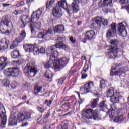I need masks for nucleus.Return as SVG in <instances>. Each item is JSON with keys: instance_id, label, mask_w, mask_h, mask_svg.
<instances>
[{"instance_id": "f257e3e1", "label": "nucleus", "mask_w": 129, "mask_h": 129, "mask_svg": "<svg viewBox=\"0 0 129 129\" xmlns=\"http://www.w3.org/2000/svg\"><path fill=\"white\" fill-rule=\"evenodd\" d=\"M59 55L58 51H54L53 55H50L48 62H45L44 68H52L53 69H59V68H63L65 65H67L69 62V58L65 57L61 58L59 59H56V58Z\"/></svg>"}, {"instance_id": "f03ea898", "label": "nucleus", "mask_w": 129, "mask_h": 129, "mask_svg": "<svg viewBox=\"0 0 129 129\" xmlns=\"http://www.w3.org/2000/svg\"><path fill=\"white\" fill-rule=\"evenodd\" d=\"M98 114H99V112L97 109L93 111L92 109H86L83 110L82 112V118L86 123H91L92 119L94 120H99L100 119Z\"/></svg>"}, {"instance_id": "7ed1b4c3", "label": "nucleus", "mask_w": 129, "mask_h": 129, "mask_svg": "<svg viewBox=\"0 0 129 129\" xmlns=\"http://www.w3.org/2000/svg\"><path fill=\"white\" fill-rule=\"evenodd\" d=\"M42 15V11L41 10L38 9L36 11L33 12L31 18H30V30L31 33H34L35 31V28H37L38 30H41L42 24L41 22H38V20L40 19Z\"/></svg>"}, {"instance_id": "20e7f679", "label": "nucleus", "mask_w": 129, "mask_h": 129, "mask_svg": "<svg viewBox=\"0 0 129 129\" xmlns=\"http://www.w3.org/2000/svg\"><path fill=\"white\" fill-rule=\"evenodd\" d=\"M64 4L66 3V0H63L58 2L52 10V14L54 18L58 20L63 17V13L62 12V8H64Z\"/></svg>"}, {"instance_id": "39448f33", "label": "nucleus", "mask_w": 129, "mask_h": 129, "mask_svg": "<svg viewBox=\"0 0 129 129\" xmlns=\"http://www.w3.org/2000/svg\"><path fill=\"white\" fill-rule=\"evenodd\" d=\"M10 25L13 26L11 20L9 19V16H3L0 23V31L2 34H10L11 33L9 30H6L5 29L6 27H10Z\"/></svg>"}, {"instance_id": "423d86ee", "label": "nucleus", "mask_w": 129, "mask_h": 129, "mask_svg": "<svg viewBox=\"0 0 129 129\" xmlns=\"http://www.w3.org/2000/svg\"><path fill=\"white\" fill-rule=\"evenodd\" d=\"M38 72L37 66L32 64H28L24 69V73L29 77H34Z\"/></svg>"}, {"instance_id": "0eeeda50", "label": "nucleus", "mask_w": 129, "mask_h": 129, "mask_svg": "<svg viewBox=\"0 0 129 129\" xmlns=\"http://www.w3.org/2000/svg\"><path fill=\"white\" fill-rule=\"evenodd\" d=\"M4 73L6 76H12V77H18L20 74V68L13 67L5 69Z\"/></svg>"}, {"instance_id": "6e6552de", "label": "nucleus", "mask_w": 129, "mask_h": 129, "mask_svg": "<svg viewBox=\"0 0 129 129\" xmlns=\"http://www.w3.org/2000/svg\"><path fill=\"white\" fill-rule=\"evenodd\" d=\"M0 117L1 118V125L4 127L7 123V115H6V110L4 105L0 102Z\"/></svg>"}, {"instance_id": "1a4fd4ad", "label": "nucleus", "mask_w": 129, "mask_h": 129, "mask_svg": "<svg viewBox=\"0 0 129 129\" xmlns=\"http://www.w3.org/2000/svg\"><path fill=\"white\" fill-rule=\"evenodd\" d=\"M113 0H101L99 3V8H102L104 13H108L109 9H108V5L112 3Z\"/></svg>"}, {"instance_id": "9d476101", "label": "nucleus", "mask_w": 129, "mask_h": 129, "mask_svg": "<svg viewBox=\"0 0 129 129\" xmlns=\"http://www.w3.org/2000/svg\"><path fill=\"white\" fill-rule=\"evenodd\" d=\"M66 47V45L60 42L59 43L48 47V51L49 53H51L50 56H54V52H57L56 49H61V48L65 49Z\"/></svg>"}, {"instance_id": "9b49d317", "label": "nucleus", "mask_w": 129, "mask_h": 129, "mask_svg": "<svg viewBox=\"0 0 129 129\" xmlns=\"http://www.w3.org/2000/svg\"><path fill=\"white\" fill-rule=\"evenodd\" d=\"M126 26V22H123L118 24V30L120 36L121 37H126L127 35V32L125 30V27Z\"/></svg>"}, {"instance_id": "f8f14e48", "label": "nucleus", "mask_w": 129, "mask_h": 129, "mask_svg": "<svg viewBox=\"0 0 129 129\" xmlns=\"http://www.w3.org/2000/svg\"><path fill=\"white\" fill-rule=\"evenodd\" d=\"M112 70H116V71H111L110 72L111 76H113L114 75H118V74H123L125 73L124 72V69L121 67V65H117L116 67H112L111 69Z\"/></svg>"}, {"instance_id": "ddd939ff", "label": "nucleus", "mask_w": 129, "mask_h": 129, "mask_svg": "<svg viewBox=\"0 0 129 129\" xmlns=\"http://www.w3.org/2000/svg\"><path fill=\"white\" fill-rule=\"evenodd\" d=\"M85 38L82 40L83 43H87L88 40H92L95 36V32L93 30H89L85 32Z\"/></svg>"}, {"instance_id": "4468645a", "label": "nucleus", "mask_w": 129, "mask_h": 129, "mask_svg": "<svg viewBox=\"0 0 129 129\" xmlns=\"http://www.w3.org/2000/svg\"><path fill=\"white\" fill-rule=\"evenodd\" d=\"M25 38H26V32H25V30H23L22 31L20 35L16 39L13 41L12 44H13L15 47H17L19 43H21V42L25 40Z\"/></svg>"}, {"instance_id": "2eb2a0df", "label": "nucleus", "mask_w": 129, "mask_h": 129, "mask_svg": "<svg viewBox=\"0 0 129 129\" xmlns=\"http://www.w3.org/2000/svg\"><path fill=\"white\" fill-rule=\"evenodd\" d=\"M53 34L52 29H48V31L44 30L42 32H40L38 34L39 39H47L48 37H50V35Z\"/></svg>"}, {"instance_id": "dca6fc26", "label": "nucleus", "mask_w": 129, "mask_h": 129, "mask_svg": "<svg viewBox=\"0 0 129 129\" xmlns=\"http://www.w3.org/2000/svg\"><path fill=\"white\" fill-rule=\"evenodd\" d=\"M116 34V23H112L111 25V28L107 32V38L113 37V35Z\"/></svg>"}, {"instance_id": "f3484780", "label": "nucleus", "mask_w": 129, "mask_h": 129, "mask_svg": "<svg viewBox=\"0 0 129 129\" xmlns=\"http://www.w3.org/2000/svg\"><path fill=\"white\" fill-rule=\"evenodd\" d=\"M24 49L26 50L27 52H30V53H33L34 55H37V51H38V47L35 46L34 45L26 44L24 46Z\"/></svg>"}, {"instance_id": "a211bd4d", "label": "nucleus", "mask_w": 129, "mask_h": 129, "mask_svg": "<svg viewBox=\"0 0 129 129\" xmlns=\"http://www.w3.org/2000/svg\"><path fill=\"white\" fill-rule=\"evenodd\" d=\"M108 50L109 51L106 53V56L108 59H115L116 57H117V53L119 51L114 49H109V48H108Z\"/></svg>"}, {"instance_id": "6ab92c4d", "label": "nucleus", "mask_w": 129, "mask_h": 129, "mask_svg": "<svg viewBox=\"0 0 129 129\" xmlns=\"http://www.w3.org/2000/svg\"><path fill=\"white\" fill-rule=\"evenodd\" d=\"M110 44L111 46L109 47V50H115L116 51H121L119 48H118V44L119 42L116 39L111 40L110 41Z\"/></svg>"}, {"instance_id": "aec40b11", "label": "nucleus", "mask_w": 129, "mask_h": 129, "mask_svg": "<svg viewBox=\"0 0 129 129\" xmlns=\"http://www.w3.org/2000/svg\"><path fill=\"white\" fill-rule=\"evenodd\" d=\"M96 23H97V25L99 26V27H101V24H102L103 26L104 27V28H107V25H108V21L105 19H102V18L100 17H97L96 20Z\"/></svg>"}, {"instance_id": "412c9836", "label": "nucleus", "mask_w": 129, "mask_h": 129, "mask_svg": "<svg viewBox=\"0 0 129 129\" xmlns=\"http://www.w3.org/2000/svg\"><path fill=\"white\" fill-rule=\"evenodd\" d=\"M17 114L15 113H13L12 115H11L10 118L9 120L8 125L12 126V125H16L17 124Z\"/></svg>"}, {"instance_id": "4be33fe9", "label": "nucleus", "mask_w": 129, "mask_h": 129, "mask_svg": "<svg viewBox=\"0 0 129 129\" xmlns=\"http://www.w3.org/2000/svg\"><path fill=\"white\" fill-rule=\"evenodd\" d=\"M93 82L90 81V82L85 84L84 88H83V90H84V93L86 94V93H88V92H90L91 90V87L93 86Z\"/></svg>"}, {"instance_id": "5701e85b", "label": "nucleus", "mask_w": 129, "mask_h": 129, "mask_svg": "<svg viewBox=\"0 0 129 129\" xmlns=\"http://www.w3.org/2000/svg\"><path fill=\"white\" fill-rule=\"evenodd\" d=\"M107 114L109 115L110 118H114V117H115V115H116V108L114 105L111 106V109L108 110Z\"/></svg>"}, {"instance_id": "b1692460", "label": "nucleus", "mask_w": 129, "mask_h": 129, "mask_svg": "<svg viewBox=\"0 0 129 129\" xmlns=\"http://www.w3.org/2000/svg\"><path fill=\"white\" fill-rule=\"evenodd\" d=\"M8 41L7 39L3 38L0 41V51H5V49H8Z\"/></svg>"}, {"instance_id": "393cba45", "label": "nucleus", "mask_w": 129, "mask_h": 129, "mask_svg": "<svg viewBox=\"0 0 129 129\" xmlns=\"http://www.w3.org/2000/svg\"><path fill=\"white\" fill-rule=\"evenodd\" d=\"M89 68V67L87 64H85L84 67L83 68L82 71H81V78L82 79H85L86 77H87L88 75L87 74H86V72L88 71V69Z\"/></svg>"}, {"instance_id": "a878e982", "label": "nucleus", "mask_w": 129, "mask_h": 129, "mask_svg": "<svg viewBox=\"0 0 129 129\" xmlns=\"http://www.w3.org/2000/svg\"><path fill=\"white\" fill-rule=\"evenodd\" d=\"M30 17L28 15H23L22 17L21 21L22 24H23V27H25V25L28 24L29 22H31V20H29ZM31 24V22H30Z\"/></svg>"}, {"instance_id": "bb28decb", "label": "nucleus", "mask_w": 129, "mask_h": 129, "mask_svg": "<svg viewBox=\"0 0 129 129\" xmlns=\"http://www.w3.org/2000/svg\"><path fill=\"white\" fill-rule=\"evenodd\" d=\"M63 31H65V27L63 25H58L54 28V32L55 33H60Z\"/></svg>"}, {"instance_id": "cd10ccee", "label": "nucleus", "mask_w": 129, "mask_h": 129, "mask_svg": "<svg viewBox=\"0 0 129 129\" xmlns=\"http://www.w3.org/2000/svg\"><path fill=\"white\" fill-rule=\"evenodd\" d=\"M111 102L113 103V104L117 103L118 101H119V99L118 98V95L117 94H114V95L110 96Z\"/></svg>"}, {"instance_id": "c85d7f7f", "label": "nucleus", "mask_w": 129, "mask_h": 129, "mask_svg": "<svg viewBox=\"0 0 129 129\" xmlns=\"http://www.w3.org/2000/svg\"><path fill=\"white\" fill-rule=\"evenodd\" d=\"M100 108H101L102 111H106L108 110L106 101H103L100 103Z\"/></svg>"}, {"instance_id": "c756f323", "label": "nucleus", "mask_w": 129, "mask_h": 129, "mask_svg": "<svg viewBox=\"0 0 129 129\" xmlns=\"http://www.w3.org/2000/svg\"><path fill=\"white\" fill-rule=\"evenodd\" d=\"M42 88H43V87L41 86H39L38 85H35L34 91V95H38V93H39V92H41Z\"/></svg>"}, {"instance_id": "7c9ffc66", "label": "nucleus", "mask_w": 129, "mask_h": 129, "mask_svg": "<svg viewBox=\"0 0 129 129\" xmlns=\"http://www.w3.org/2000/svg\"><path fill=\"white\" fill-rule=\"evenodd\" d=\"M11 56L13 59H18L20 57V52L19 50H14L11 53Z\"/></svg>"}, {"instance_id": "2f4dec72", "label": "nucleus", "mask_w": 129, "mask_h": 129, "mask_svg": "<svg viewBox=\"0 0 129 129\" xmlns=\"http://www.w3.org/2000/svg\"><path fill=\"white\" fill-rule=\"evenodd\" d=\"M99 100V99L98 98H97L96 99H93L91 101V107L92 108H95L96 106H97V101Z\"/></svg>"}, {"instance_id": "473e14b6", "label": "nucleus", "mask_w": 129, "mask_h": 129, "mask_svg": "<svg viewBox=\"0 0 129 129\" xmlns=\"http://www.w3.org/2000/svg\"><path fill=\"white\" fill-rule=\"evenodd\" d=\"M124 116L123 115H120L116 117L115 119H114V122H121V121H123L124 120Z\"/></svg>"}, {"instance_id": "72a5a7b5", "label": "nucleus", "mask_w": 129, "mask_h": 129, "mask_svg": "<svg viewBox=\"0 0 129 129\" xmlns=\"http://www.w3.org/2000/svg\"><path fill=\"white\" fill-rule=\"evenodd\" d=\"M16 115L17 119H18V120H20V121H23V120H25V119H26V116L25 115V113L19 114Z\"/></svg>"}, {"instance_id": "f704fd0d", "label": "nucleus", "mask_w": 129, "mask_h": 129, "mask_svg": "<svg viewBox=\"0 0 129 129\" xmlns=\"http://www.w3.org/2000/svg\"><path fill=\"white\" fill-rule=\"evenodd\" d=\"M44 76L46 78H48V79H50V78H52V77H53L52 71L50 70L47 71L45 73Z\"/></svg>"}, {"instance_id": "c9c22d12", "label": "nucleus", "mask_w": 129, "mask_h": 129, "mask_svg": "<svg viewBox=\"0 0 129 129\" xmlns=\"http://www.w3.org/2000/svg\"><path fill=\"white\" fill-rule=\"evenodd\" d=\"M46 53V49L44 47H41L40 49L37 48V54L36 55H39V54H45Z\"/></svg>"}, {"instance_id": "e433bc0d", "label": "nucleus", "mask_w": 129, "mask_h": 129, "mask_svg": "<svg viewBox=\"0 0 129 129\" xmlns=\"http://www.w3.org/2000/svg\"><path fill=\"white\" fill-rule=\"evenodd\" d=\"M55 3V1L54 0H50V1H47L46 3V6L47 9H49L50 8L52 7V6H53V4Z\"/></svg>"}, {"instance_id": "4c0bfd02", "label": "nucleus", "mask_w": 129, "mask_h": 129, "mask_svg": "<svg viewBox=\"0 0 129 129\" xmlns=\"http://www.w3.org/2000/svg\"><path fill=\"white\" fill-rule=\"evenodd\" d=\"M1 82L3 85H4L5 87H9V85H10V80L8 79L3 80Z\"/></svg>"}, {"instance_id": "58836bf2", "label": "nucleus", "mask_w": 129, "mask_h": 129, "mask_svg": "<svg viewBox=\"0 0 129 129\" xmlns=\"http://www.w3.org/2000/svg\"><path fill=\"white\" fill-rule=\"evenodd\" d=\"M97 19V17L94 18L93 22H92L91 24V28H92V29H94V28H96V25H97V23H96Z\"/></svg>"}, {"instance_id": "ea45409f", "label": "nucleus", "mask_w": 129, "mask_h": 129, "mask_svg": "<svg viewBox=\"0 0 129 129\" xmlns=\"http://www.w3.org/2000/svg\"><path fill=\"white\" fill-rule=\"evenodd\" d=\"M14 64H16V65H22L23 63H24V59L23 58H20L18 61H14Z\"/></svg>"}, {"instance_id": "a19ab883", "label": "nucleus", "mask_w": 129, "mask_h": 129, "mask_svg": "<svg viewBox=\"0 0 129 129\" xmlns=\"http://www.w3.org/2000/svg\"><path fill=\"white\" fill-rule=\"evenodd\" d=\"M7 60L8 59L4 57H1L0 58V62H1V64H7V65H8V63H7Z\"/></svg>"}, {"instance_id": "79ce46f5", "label": "nucleus", "mask_w": 129, "mask_h": 129, "mask_svg": "<svg viewBox=\"0 0 129 129\" xmlns=\"http://www.w3.org/2000/svg\"><path fill=\"white\" fill-rule=\"evenodd\" d=\"M68 127V124L67 123L63 124V125H59L58 126V129H67Z\"/></svg>"}, {"instance_id": "37998d69", "label": "nucleus", "mask_w": 129, "mask_h": 129, "mask_svg": "<svg viewBox=\"0 0 129 129\" xmlns=\"http://www.w3.org/2000/svg\"><path fill=\"white\" fill-rule=\"evenodd\" d=\"M100 87L101 88L105 87V81L104 80H102L100 81Z\"/></svg>"}, {"instance_id": "c03bdc74", "label": "nucleus", "mask_w": 129, "mask_h": 129, "mask_svg": "<svg viewBox=\"0 0 129 129\" xmlns=\"http://www.w3.org/2000/svg\"><path fill=\"white\" fill-rule=\"evenodd\" d=\"M114 91L113 90H109L107 94V97H110L111 95H114Z\"/></svg>"}, {"instance_id": "a18cd8bd", "label": "nucleus", "mask_w": 129, "mask_h": 129, "mask_svg": "<svg viewBox=\"0 0 129 129\" xmlns=\"http://www.w3.org/2000/svg\"><path fill=\"white\" fill-rule=\"evenodd\" d=\"M52 102H53V101L52 100L48 101V100H46L44 102V104H46L47 106H48V107H50Z\"/></svg>"}, {"instance_id": "49530a36", "label": "nucleus", "mask_w": 129, "mask_h": 129, "mask_svg": "<svg viewBox=\"0 0 129 129\" xmlns=\"http://www.w3.org/2000/svg\"><path fill=\"white\" fill-rule=\"evenodd\" d=\"M66 79V77H61V79H59L58 80V84H61V85L63 84Z\"/></svg>"}, {"instance_id": "de8ad7c7", "label": "nucleus", "mask_w": 129, "mask_h": 129, "mask_svg": "<svg viewBox=\"0 0 129 129\" xmlns=\"http://www.w3.org/2000/svg\"><path fill=\"white\" fill-rule=\"evenodd\" d=\"M17 86V84L16 81H14L12 82L11 84V87L13 88V89H15Z\"/></svg>"}, {"instance_id": "09e8293b", "label": "nucleus", "mask_w": 129, "mask_h": 129, "mask_svg": "<svg viewBox=\"0 0 129 129\" xmlns=\"http://www.w3.org/2000/svg\"><path fill=\"white\" fill-rule=\"evenodd\" d=\"M37 109L39 112H41V113H43V112H45V109H44L43 107H38Z\"/></svg>"}, {"instance_id": "8fccbe9b", "label": "nucleus", "mask_w": 129, "mask_h": 129, "mask_svg": "<svg viewBox=\"0 0 129 129\" xmlns=\"http://www.w3.org/2000/svg\"><path fill=\"white\" fill-rule=\"evenodd\" d=\"M58 40L59 43H63V41H65V37H58Z\"/></svg>"}, {"instance_id": "3c124183", "label": "nucleus", "mask_w": 129, "mask_h": 129, "mask_svg": "<svg viewBox=\"0 0 129 129\" xmlns=\"http://www.w3.org/2000/svg\"><path fill=\"white\" fill-rule=\"evenodd\" d=\"M24 115H25V118H31V113L25 112Z\"/></svg>"}, {"instance_id": "603ef678", "label": "nucleus", "mask_w": 129, "mask_h": 129, "mask_svg": "<svg viewBox=\"0 0 129 129\" xmlns=\"http://www.w3.org/2000/svg\"><path fill=\"white\" fill-rule=\"evenodd\" d=\"M50 115H51V113H50V112H48L46 114L43 116V118H44V119H48Z\"/></svg>"}, {"instance_id": "864d4df0", "label": "nucleus", "mask_w": 129, "mask_h": 129, "mask_svg": "<svg viewBox=\"0 0 129 129\" xmlns=\"http://www.w3.org/2000/svg\"><path fill=\"white\" fill-rule=\"evenodd\" d=\"M7 66V63H0V70H3Z\"/></svg>"}, {"instance_id": "5fc2aeb1", "label": "nucleus", "mask_w": 129, "mask_h": 129, "mask_svg": "<svg viewBox=\"0 0 129 129\" xmlns=\"http://www.w3.org/2000/svg\"><path fill=\"white\" fill-rule=\"evenodd\" d=\"M120 2L123 5H124V4H127L128 3V0H120Z\"/></svg>"}, {"instance_id": "6e6d98bb", "label": "nucleus", "mask_w": 129, "mask_h": 129, "mask_svg": "<svg viewBox=\"0 0 129 129\" xmlns=\"http://www.w3.org/2000/svg\"><path fill=\"white\" fill-rule=\"evenodd\" d=\"M70 40L71 41V43H72V44H75V42H76V41L73 39V37H70Z\"/></svg>"}, {"instance_id": "4d7b16f0", "label": "nucleus", "mask_w": 129, "mask_h": 129, "mask_svg": "<svg viewBox=\"0 0 129 129\" xmlns=\"http://www.w3.org/2000/svg\"><path fill=\"white\" fill-rule=\"evenodd\" d=\"M9 6H11V4H6V3H4L2 5V6L4 8H6V7H9Z\"/></svg>"}, {"instance_id": "13d9d810", "label": "nucleus", "mask_w": 129, "mask_h": 129, "mask_svg": "<svg viewBox=\"0 0 129 129\" xmlns=\"http://www.w3.org/2000/svg\"><path fill=\"white\" fill-rule=\"evenodd\" d=\"M24 5H25V3L23 2H22L20 3L17 4V6L20 7V6H24Z\"/></svg>"}, {"instance_id": "bf43d9fd", "label": "nucleus", "mask_w": 129, "mask_h": 129, "mask_svg": "<svg viewBox=\"0 0 129 129\" xmlns=\"http://www.w3.org/2000/svg\"><path fill=\"white\" fill-rule=\"evenodd\" d=\"M28 124H29V123L28 122H25L24 123H23L22 125H21V126L22 127H25V126H27V125H28Z\"/></svg>"}, {"instance_id": "052dcab7", "label": "nucleus", "mask_w": 129, "mask_h": 129, "mask_svg": "<svg viewBox=\"0 0 129 129\" xmlns=\"http://www.w3.org/2000/svg\"><path fill=\"white\" fill-rule=\"evenodd\" d=\"M66 11H67V13L69 14V17H71L72 14H71V13L70 14V9H68V8H67V9H66Z\"/></svg>"}, {"instance_id": "680f3d73", "label": "nucleus", "mask_w": 129, "mask_h": 129, "mask_svg": "<svg viewBox=\"0 0 129 129\" xmlns=\"http://www.w3.org/2000/svg\"><path fill=\"white\" fill-rule=\"evenodd\" d=\"M15 48H16V46H15V45H13V44H12V45L10 46V49H11V50H14V49H15Z\"/></svg>"}, {"instance_id": "e2e57ef3", "label": "nucleus", "mask_w": 129, "mask_h": 129, "mask_svg": "<svg viewBox=\"0 0 129 129\" xmlns=\"http://www.w3.org/2000/svg\"><path fill=\"white\" fill-rule=\"evenodd\" d=\"M14 15H19V13H18V10H15L13 12Z\"/></svg>"}, {"instance_id": "0e129e2a", "label": "nucleus", "mask_w": 129, "mask_h": 129, "mask_svg": "<svg viewBox=\"0 0 129 129\" xmlns=\"http://www.w3.org/2000/svg\"><path fill=\"white\" fill-rule=\"evenodd\" d=\"M22 100H26V99H27V96H23L22 97Z\"/></svg>"}, {"instance_id": "69168bd1", "label": "nucleus", "mask_w": 129, "mask_h": 129, "mask_svg": "<svg viewBox=\"0 0 129 129\" xmlns=\"http://www.w3.org/2000/svg\"><path fill=\"white\" fill-rule=\"evenodd\" d=\"M18 12L19 14H22V13H23L24 11H23L22 10H18Z\"/></svg>"}, {"instance_id": "338daca9", "label": "nucleus", "mask_w": 129, "mask_h": 129, "mask_svg": "<svg viewBox=\"0 0 129 129\" xmlns=\"http://www.w3.org/2000/svg\"><path fill=\"white\" fill-rule=\"evenodd\" d=\"M34 0H26V3L29 4V3H32Z\"/></svg>"}, {"instance_id": "774afa93", "label": "nucleus", "mask_w": 129, "mask_h": 129, "mask_svg": "<svg viewBox=\"0 0 129 129\" xmlns=\"http://www.w3.org/2000/svg\"><path fill=\"white\" fill-rule=\"evenodd\" d=\"M126 10L128 11V13H129V5L128 6H127Z\"/></svg>"}]
</instances>
